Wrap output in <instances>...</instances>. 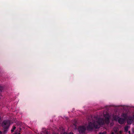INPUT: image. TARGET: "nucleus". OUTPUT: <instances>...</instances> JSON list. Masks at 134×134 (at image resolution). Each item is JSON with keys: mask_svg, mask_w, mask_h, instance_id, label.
Returning <instances> with one entry per match:
<instances>
[{"mask_svg": "<svg viewBox=\"0 0 134 134\" xmlns=\"http://www.w3.org/2000/svg\"><path fill=\"white\" fill-rule=\"evenodd\" d=\"M99 134H106V132H104L102 133H99Z\"/></svg>", "mask_w": 134, "mask_h": 134, "instance_id": "9", "label": "nucleus"}, {"mask_svg": "<svg viewBox=\"0 0 134 134\" xmlns=\"http://www.w3.org/2000/svg\"><path fill=\"white\" fill-rule=\"evenodd\" d=\"M129 134H130V131H129Z\"/></svg>", "mask_w": 134, "mask_h": 134, "instance_id": "12", "label": "nucleus"}, {"mask_svg": "<svg viewBox=\"0 0 134 134\" xmlns=\"http://www.w3.org/2000/svg\"><path fill=\"white\" fill-rule=\"evenodd\" d=\"M10 125V122L8 120L4 121L2 123V126L4 129V131L5 132L7 131L6 130L9 128Z\"/></svg>", "mask_w": 134, "mask_h": 134, "instance_id": "2", "label": "nucleus"}, {"mask_svg": "<svg viewBox=\"0 0 134 134\" xmlns=\"http://www.w3.org/2000/svg\"><path fill=\"white\" fill-rule=\"evenodd\" d=\"M16 128L15 126H13L12 129L11 130V131L12 132H13L14 131V130Z\"/></svg>", "mask_w": 134, "mask_h": 134, "instance_id": "7", "label": "nucleus"}, {"mask_svg": "<svg viewBox=\"0 0 134 134\" xmlns=\"http://www.w3.org/2000/svg\"><path fill=\"white\" fill-rule=\"evenodd\" d=\"M132 122H134V115L133 117H130L128 119L127 123L128 124H130Z\"/></svg>", "mask_w": 134, "mask_h": 134, "instance_id": "5", "label": "nucleus"}, {"mask_svg": "<svg viewBox=\"0 0 134 134\" xmlns=\"http://www.w3.org/2000/svg\"><path fill=\"white\" fill-rule=\"evenodd\" d=\"M17 134H20V133H17Z\"/></svg>", "mask_w": 134, "mask_h": 134, "instance_id": "15", "label": "nucleus"}, {"mask_svg": "<svg viewBox=\"0 0 134 134\" xmlns=\"http://www.w3.org/2000/svg\"><path fill=\"white\" fill-rule=\"evenodd\" d=\"M125 132H127L128 130V127L127 126H126L125 127Z\"/></svg>", "mask_w": 134, "mask_h": 134, "instance_id": "6", "label": "nucleus"}, {"mask_svg": "<svg viewBox=\"0 0 134 134\" xmlns=\"http://www.w3.org/2000/svg\"><path fill=\"white\" fill-rule=\"evenodd\" d=\"M14 134H17V133H14Z\"/></svg>", "mask_w": 134, "mask_h": 134, "instance_id": "13", "label": "nucleus"}, {"mask_svg": "<svg viewBox=\"0 0 134 134\" xmlns=\"http://www.w3.org/2000/svg\"><path fill=\"white\" fill-rule=\"evenodd\" d=\"M123 117H124V119L120 118L119 119V117L118 116H114V120L117 121L118 120L119 122L121 124H122L124 123L125 121V119L126 118V115L125 114H123Z\"/></svg>", "mask_w": 134, "mask_h": 134, "instance_id": "3", "label": "nucleus"}, {"mask_svg": "<svg viewBox=\"0 0 134 134\" xmlns=\"http://www.w3.org/2000/svg\"><path fill=\"white\" fill-rule=\"evenodd\" d=\"M2 132L0 131V134H2Z\"/></svg>", "mask_w": 134, "mask_h": 134, "instance_id": "11", "label": "nucleus"}, {"mask_svg": "<svg viewBox=\"0 0 134 134\" xmlns=\"http://www.w3.org/2000/svg\"><path fill=\"white\" fill-rule=\"evenodd\" d=\"M63 134H73V133L71 132H70L68 134L66 133V132H65Z\"/></svg>", "mask_w": 134, "mask_h": 134, "instance_id": "8", "label": "nucleus"}, {"mask_svg": "<svg viewBox=\"0 0 134 134\" xmlns=\"http://www.w3.org/2000/svg\"><path fill=\"white\" fill-rule=\"evenodd\" d=\"M111 134H114V133L113 132H112Z\"/></svg>", "mask_w": 134, "mask_h": 134, "instance_id": "14", "label": "nucleus"}, {"mask_svg": "<svg viewBox=\"0 0 134 134\" xmlns=\"http://www.w3.org/2000/svg\"><path fill=\"white\" fill-rule=\"evenodd\" d=\"M105 120L104 121L103 119L99 118H95V120L93 123L90 122L88 126H87L86 129L88 130H91L93 127L95 128H99L100 126L105 123V122L107 124L109 123V119L110 117L108 115H107L105 116Z\"/></svg>", "mask_w": 134, "mask_h": 134, "instance_id": "1", "label": "nucleus"}, {"mask_svg": "<svg viewBox=\"0 0 134 134\" xmlns=\"http://www.w3.org/2000/svg\"><path fill=\"white\" fill-rule=\"evenodd\" d=\"M122 132L121 131H119V133L120 134H121L122 133Z\"/></svg>", "mask_w": 134, "mask_h": 134, "instance_id": "10", "label": "nucleus"}, {"mask_svg": "<svg viewBox=\"0 0 134 134\" xmlns=\"http://www.w3.org/2000/svg\"><path fill=\"white\" fill-rule=\"evenodd\" d=\"M78 130L80 133H82L86 130V128L84 126H80L79 127Z\"/></svg>", "mask_w": 134, "mask_h": 134, "instance_id": "4", "label": "nucleus"}]
</instances>
